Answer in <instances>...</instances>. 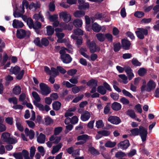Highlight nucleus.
I'll return each instance as SVG.
<instances>
[{
    "label": "nucleus",
    "instance_id": "51",
    "mask_svg": "<svg viewBox=\"0 0 159 159\" xmlns=\"http://www.w3.org/2000/svg\"><path fill=\"white\" fill-rule=\"evenodd\" d=\"M62 127H58L56 128L54 130V134L55 135H58L62 131Z\"/></svg>",
    "mask_w": 159,
    "mask_h": 159
},
{
    "label": "nucleus",
    "instance_id": "37",
    "mask_svg": "<svg viewBox=\"0 0 159 159\" xmlns=\"http://www.w3.org/2000/svg\"><path fill=\"white\" fill-rule=\"evenodd\" d=\"M89 151L93 155H98L99 154V152L93 147H90L89 148Z\"/></svg>",
    "mask_w": 159,
    "mask_h": 159
},
{
    "label": "nucleus",
    "instance_id": "47",
    "mask_svg": "<svg viewBox=\"0 0 159 159\" xmlns=\"http://www.w3.org/2000/svg\"><path fill=\"white\" fill-rule=\"evenodd\" d=\"M131 62L132 64L135 66H140L141 65V62H139L136 58H134L132 60Z\"/></svg>",
    "mask_w": 159,
    "mask_h": 159
},
{
    "label": "nucleus",
    "instance_id": "38",
    "mask_svg": "<svg viewBox=\"0 0 159 159\" xmlns=\"http://www.w3.org/2000/svg\"><path fill=\"white\" fill-rule=\"evenodd\" d=\"M39 102H36L34 101L33 102V103L35 106L39 108V109L40 111H43L44 110V107L43 105L38 103Z\"/></svg>",
    "mask_w": 159,
    "mask_h": 159
},
{
    "label": "nucleus",
    "instance_id": "18",
    "mask_svg": "<svg viewBox=\"0 0 159 159\" xmlns=\"http://www.w3.org/2000/svg\"><path fill=\"white\" fill-rule=\"evenodd\" d=\"M121 105L117 102H114L111 105V108L113 110L115 111L120 110L121 108Z\"/></svg>",
    "mask_w": 159,
    "mask_h": 159
},
{
    "label": "nucleus",
    "instance_id": "34",
    "mask_svg": "<svg viewBox=\"0 0 159 159\" xmlns=\"http://www.w3.org/2000/svg\"><path fill=\"white\" fill-rule=\"evenodd\" d=\"M116 144V143L115 142H111L110 140L108 141L105 144V146L107 148H113L114 147Z\"/></svg>",
    "mask_w": 159,
    "mask_h": 159
},
{
    "label": "nucleus",
    "instance_id": "12",
    "mask_svg": "<svg viewBox=\"0 0 159 159\" xmlns=\"http://www.w3.org/2000/svg\"><path fill=\"white\" fill-rule=\"evenodd\" d=\"M121 45L123 48L125 50H128L130 48L131 43L127 39H123L121 40Z\"/></svg>",
    "mask_w": 159,
    "mask_h": 159
},
{
    "label": "nucleus",
    "instance_id": "32",
    "mask_svg": "<svg viewBox=\"0 0 159 159\" xmlns=\"http://www.w3.org/2000/svg\"><path fill=\"white\" fill-rule=\"evenodd\" d=\"M40 5L39 3H34L32 2L30 3L29 6V9L31 10L32 9L34 8L35 10L38 8H40Z\"/></svg>",
    "mask_w": 159,
    "mask_h": 159
},
{
    "label": "nucleus",
    "instance_id": "9",
    "mask_svg": "<svg viewBox=\"0 0 159 159\" xmlns=\"http://www.w3.org/2000/svg\"><path fill=\"white\" fill-rule=\"evenodd\" d=\"M39 87L41 90V93L43 95L47 96L51 92V89L47 84L44 83H41Z\"/></svg>",
    "mask_w": 159,
    "mask_h": 159
},
{
    "label": "nucleus",
    "instance_id": "39",
    "mask_svg": "<svg viewBox=\"0 0 159 159\" xmlns=\"http://www.w3.org/2000/svg\"><path fill=\"white\" fill-rule=\"evenodd\" d=\"M36 151V149L35 147L33 146L31 147L30 150V159H33Z\"/></svg>",
    "mask_w": 159,
    "mask_h": 159
},
{
    "label": "nucleus",
    "instance_id": "33",
    "mask_svg": "<svg viewBox=\"0 0 159 159\" xmlns=\"http://www.w3.org/2000/svg\"><path fill=\"white\" fill-rule=\"evenodd\" d=\"M126 114L133 119H135L136 117L134 111L131 109H128L126 111Z\"/></svg>",
    "mask_w": 159,
    "mask_h": 159
},
{
    "label": "nucleus",
    "instance_id": "43",
    "mask_svg": "<svg viewBox=\"0 0 159 159\" xmlns=\"http://www.w3.org/2000/svg\"><path fill=\"white\" fill-rule=\"evenodd\" d=\"M32 95L33 97L36 100V102H39L40 101V98L38 93L35 91H33L32 92Z\"/></svg>",
    "mask_w": 159,
    "mask_h": 159
},
{
    "label": "nucleus",
    "instance_id": "30",
    "mask_svg": "<svg viewBox=\"0 0 159 159\" xmlns=\"http://www.w3.org/2000/svg\"><path fill=\"white\" fill-rule=\"evenodd\" d=\"M47 29V34L48 36H51L52 35L54 32V29L51 26H48L46 27Z\"/></svg>",
    "mask_w": 159,
    "mask_h": 159
},
{
    "label": "nucleus",
    "instance_id": "57",
    "mask_svg": "<svg viewBox=\"0 0 159 159\" xmlns=\"http://www.w3.org/2000/svg\"><path fill=\"white\" fill-rule=\"evenodd\" d=\"M105 38H106L108 41L110 42H112L113 36L111 34L109 33L106 34H105Z\"/></svg>",
    "mask_w": 159,
    "mask_h": 159
},
{
    "label": "nucleus",
    "instance_id": "27",
    "mask_svg": "<svg viewBox=\"0 0 159 159\" xmlns=\"http://www.w3.org/2000/svg\"><path fill=\"white\" fill-rule=\"evenodd\" d=\"M21 92V88L19 85L15 86L13 89L12 92L15 95H18L20 94Z\"/></svg>",
    "mask_w": 159,
    "mask_h": 159
},
{
    "label": "nucleus",
    "instance_id": "15",
    "mask_svg": "<svg viewBox=\"0 0 159 159\" xmlns=\"http://www.w3.org/2000/svg\"><path fill=\"white\" fill-rule=\"evenodd\" d=\"M147 86L146 91L149 92L155 88L156 84L153 80H150L148 82Z\"/></svg>",
    "mask_w": 159,
    "mask_h": 159
},
{
    "label": "nucleus",
    "instance_id": "3",
    "mask_svg": "<svg viewBox=\"0 0 159 159\" xmlns=\"http://www.w3.org/2000/svg\"><path fill=\"white\" fill-rule=\"evenodd\" d=\"M103 85V86L100 85L98 87L97 91L98 93L104 95L107 93V90L111 92L112 91L110 85L107 82H104Z\"/></svg>",
    "mask_w": 159,
    "mask_h": 159
},
{
    "label": "nucleus",
    "instance_id": "62",
    "mask_svg": "<svg viewBox=\"0 0 159 159\" xmlns=\"http://www.w3.org/2000/svg\"><path fill=\"white\" fill-rule=\"evenodd\" d=\"M37 149L38 151L41 153V155L43 156L45 153L44 148L42 146H39Z\"/></svg>",
    "mask_w": 159,
    "mask_h": 159
},
{
    "label": "nucleus",
    "instance_id": "58",
    "mask_svg": "<svg viewBox=\"0 0 159 159\" xmlns=\"http://www.w3.org/2000/svg\"><path fill=\"white\" fill-rule=\"evenodd\" d=\"M57 19L58 16L57 15L54 14L53 15H49V20L51 22L56 20Z\"/></svg>",
    "mask_w": 159,
    "mask_h": 159
},
{
    "label": "nucleus",
    "instance_id": "63",
    "mask_svg": "<svg viewBox=\"0 0 159 159\" xmlns=\"http://www.w3.org/2000/svg\"><path fill=\"white\" fill-rule=\"evenodd\" d=\"M5 121L8 124L12 125L13 124V118L12 117H7L5 119Z\"/></svg>",
    "mask_w": 159,
    "mask_h": 159
},
{
    "label": "nucleus",
    "instance_id": "59",
    "mask_svg": "<svg viewBox=\"0 0 159 159\" xmlns=\"http://www.w3.org/2000/svg\"><path fill=\"white\" fill-rule=\"evenodd\" d=\"M16 125L18 129L21 131L22 132L24 130V128L21 124L19 122H16Z\"/></svg>",
    "mask_w": 159,
    "mask_h": 159
},
{
    "label": "nucleus",
    "instance_id": "16",
    "mask_svg": "<svg viewBox=\"0 0 159 159\" xmlns=\"http://www.w3.org/2000/svg\"><path fill=\"white\" fill-rule=\"evenodd\" d=\"M24 25L23 23L18 20L14 19L13 21L12 26L14 28H21Z\"/></svg>",
    "mask_w": 159,
    "mask_h": 159
},
{
    "label": "nucleus",
    "instance_id": "13",
    "mask_svg": "<svg viewBox=\"0 0 159 159\" xmlns=\"http://www.w3.org/2000/svg\"><path fill=\"white\" fill-rule=\"evenodd\" d=\"M130 145L129 141L128 139L121 141L118 144V146L123 150L126 149Z\"/></svg>",
    "mask_w": 159,
    "mask_h": 159
},
{
    "label": "nucleus",
    "instance_id": "5",
    "mask_svg": "<svg viewBox=\"0 0 159 159\" xmlns=\"http://www.w3.org/2000/svg\"><path fill=\"white\" fill-rule=\"evenodd\" d=\"M86 43L91 53H93L96 51H100V47L99 46H97L96 43L94 41L91 42L90 39H88Z\"/></svg>",
    "mask_w": 159,
    "mask_h": 159
},
{
    "label": "nucleus",
    "instance_id": "35",
    "mask_svg": "<svg viewBox=\"0 0 159 159\" xmlns=\"http://www.w3.org/2000/svg\"><path fill=\"white\" fill-rule=\"evenodd\" d=\"M113 46L114 47V51L115 52H117L119 51L121 49V46L120 42H118L116 43H113Z\"/></svg>",
    "mask_w": 159,
    "mask_h": 159
},
{
    "label": "nucleus",
    "instance_id": "52",
    "mask_svg": "<svg viewBox=\"0 0 159 159\" xmlns=\"http://www.w3.org/2000/svg\"><path fill=\"white\" fill-rule=\"evenodd\" d=\"M41 44L44 46H48L49 44V42L48 39L46 38H43L41 40Z\"/></svg>",
    "mask_w": 159,
    "mask_h": 159
},
{
    "label": "nucleus",
    "instance_id": "4",
    "mask_svg": "<svg viewBox=\"0 0 159 159\" xmlns=\"http://www.w3.org/2000/svg\"><path fill=\"white\" fill-rule=\"evenodd\" d=\"M137 30L135 32V33L138 38L140 39H143L145 38V36L148 34V30L146 29L138 28Z\"/></svg>",
    "mask_w": 159,
    "mask_h": 159
},
{
    "label": "nucleus",
    "instance_id": "31",
    "mask_svg": "<svg viewBox=\"0 0 159 159\" xmlns=\"http://www.w3.org/2000/svg\"><path fill=\"white\" fill-rule=\"evenodd\" d=\"M61 147L62 144L61 143H59L56 146H54L51 151L52 153V154H54L56 153L57 152L59 149L61 148Z\"/></svg>",
    "mask_w": 159,
    "mask_h": 159
},
{
    "label": "nucleus",
    "instance_id": "42",
    "mask_svg": "<svg viewBox=\"0 0 159 159\" xmlns=\"http://www.w3.org/2000/svg\"><path fill=\"white\" fill-rule=\"evenodd\" d=\"M8 101L10 103H12L14 105L17 104L18 103L17 99L15 97L9 98L8 99Z\"/></svg>",
    "mask_w": 159,
    "mask_h": 159
},
{
    "label": "nucleus",
    "instance_id": "28",
    "mask_svg": "<svg viewBox=\"0 0 159 159\" xmlns=\"http://www.w3.org/2000/svg\"><path fill=\"white\" fill-rule=\"evenodd\" d=\"M56 35L58 38L57 42L59 43L64 42L65 39H61L65 36V34L63 33H57Z\"/></svg>",
    "mask_w": 159,
    "mask_h": 159
},
{
    "label": "nucleus",
    "instance_id": "7",
    "mask_svg": "<svg viewBox=\"0 0 159 159\" xmlns=\"http://www.w3.org/2000/svg\"><path fill=\"white\" fill-rule=\"evenodd\" d=\"M30 34V33L29 31L26 32L24 29H20L17 30L16 36L17 38L22 39L25 37L29 38Z\"/></svg>",
    "mask_w": 159,
    "mask_h": 159
},
{
    "label": "nucleus",
    "instance_id": "55",
    "mask_svg": "<svg viewBox=\"0 0 159 159\" xmlns=\"http://www.w3.org/2000/svg\"><path fill=\"white\" fill-rule=\"evenodd\" d=\"M80 52L81 55L86 58H88L89 56L85 52L87 51L86 48H81L80 50Z\"/></svg>",
    "mask_w": 159,
    "mask_h": 159
},
{
    "label": "nucleus",
    "instance_id": "6",
    "mask_svg": "<svg viewBox=\"0 0 159 159\" xmlns=\"http://www.w3.org/2000/svg\"><path fill=\"white\" fill-rule=\"evenodd\" d=\"M13 156L16 159H23V156L24 159H30L29 152L26 150H23L21 152H18L14 153L13 154Z\"/></svg>",
    "mask_w": 159,
    "mask_h": 159
},
{
    "label": "nucleus",
    "instance_id": "23",
    "mask_svg": "<svg viewBox=\"0 0 159 159\" xmlns=\"http://www.w3.org/2000/svg\"><path fill=\"white\" fill-rule=\"evenodd\" d=\"M61 106V103L59 102L56 101L53 102L52 104V108L53 110L58 111L60 110Z\"/></svg>",
    "mask_w": 159,
    "mask_h": 159
},
{
    "label": "nucleus",
    "instance_id": "8",
    "mask_svg": "<svg viewBox=\"0 0 159 159\" xmlns=\"http://www.w3.org/2000/svg\"><path fill=\"white\" fill-rule=\"evenodd\" d=\"M98 82L97 80L92 79L90 80L87 83V85L92 88L90 91L91 93H93L96 92L97 91L96 87L98 86Z\"/></svg>",
    "mask_w": 159,
    "mask_h": 159
},
{
    "label": "nucleus",
    "instance_id": "60",
    "mask_svg": "<svg viewBox=\"0 0 159 159\" xmlns=\"http://www.w3.org/2000/svg\"><path fill=\"white\" fill-rule=\"evenodd\" d=\"M78 118L76 116H74L71 118V123L75 125L78 122Z\"/></svg>",
    "mask_w": 159,
    "mask_h": 159
},
{
    "label": "nucleus",
    "instance_id": "1",
    "mask_svg": "<svg viewBox=\"0 0 159 159\" xmlns=\"http://www.w3.org/2000/svg\"><path fill=\"white\" fill-rule=\"evenodd\" d=\"M130 136H135L139 134L142 141L145 142L146 140L148 132L146 129L142 126H140L139 128H134L130 130Z\"/></svg>",
    "mask_w": 159,
    "mask_h": 159
},
{
    "label": "nucleus",
    "instance_id": "49",
    "mask_svg": "<svg viewBox=\"0 0 159 159\" xmlns=\"http://www.w3.org/2000/svg\"><path fill=\"white\" fill-rule=\"evenodd\" d=\"M144 15V13L141 11H136L134 14V16L138 18H142L143 16Z\"/></svg>",
    "mask_w": 159,
    "mask_h": 159
},
{
    "label": "nucleus",
    "instance_id": "14",
    "mask_svg": "<svg viewBox=\"0 0 159 159\" xmlns=\"http://www.w3.org/2000/svg\"><path fill=\"white\" fill-rule=\"evenodd\" d=\"M60 58L63 62L65 64H69L72 61V58L68 54H66L64 56L62 55L60 56Z\"/></svg>",
    "mask_w": 159,
    "mask_h": 159
},
{
    "label": "nucleus",
    "instance_id": "25",
    "mask_svg": "<svg viewBox=\"0 0 159 159\" xmlns=\"http://www.w3.org/2000/svg\"><path fill=\"white\" fill-rule=\"evenodd\" d=\"M73 23L75 27H80L82 24V21L80 19H76L74 20Z\"/></svg>",
    "mask_w": 159,
    "mask_h": 159
},
{
    "label": "nucleus",
    "instance_id": "44",
    "mask_svg": "<svg viewBox=\"0 0 159 159\" xmlns=\"http://www.w3.org/2000/svg\"><path fill=\"white\" fill-rule=\"evenodd\" d=\"M74 33L75 35H83L84 34L83 31L79 28L74 29Z\"/></svg>",
    "mask_w": 159,
    "mask_h": 159
},
{
    "label": "nucleus",
    "instance_id": "10",
    "mask_svg": "<svg viewBox=\"0 0 159 159\" xmlns=\"http://www.w3.org/2000/svg\"><path fill=\"white\" fill-rule=\"evenodd\" d=\"M59 17L60 18L63 19V21L66 23H68L70 21L71 19V16L67 13L66 11H62L59 14Z\"/></svg>",
    "mask_w": 159,
    "mask_h": 159
},
{
    "label": "nucleus",
    "instance_id": "22",
    "mask_svg": "<svg viewBox=\"0 0 159 159\" xmlns=\"http://www.w3.org/2000/svg\"><path fill=\"white\" fill-rule=\"evenodd\" d=\"M46 136L42 133H41L37 138L38 142L40 143H43L45 142Z\"/></svg>",
    "mask_w": 159,
    "mask_h": 159
},
{
    "label": "nucleus",
    "instance_id": "64",
    "mask_svg": "<svg viewBox=\"0 0 159 159\" xmlns=\"http://www.w3.org/2000/svg\"><path fill=\"white\" fill-rule=\"evenodd\" d=\"M126 35L130 38L131 40H134L135 39V36L130 31H128L126 33Z\"/></svg>",
    "mask_w": 159,
    "mask_h": 159
},
{
    "label": "nucleus",
    "instance_id": "53",
    "mask_svg": "<svg viewBox=\"0 0 159 159\" xmlns=\"http://www.w3.org/2000/svg\"><path fill=\"white\" fill-rule=\"evenodd\" d=\"M24 73V70H21L16 76V79L19 80H20L23 78Z\"/></svg>",
    "mask_w": 159,
    "mask_h": 159
},
{
    "label": "nucleus",
    "instance_id": "21",
    "mask_svg": "<svg viewBox=\"0 0 159 159\" xmlns=\"http://www.w3.org/2000/svg\"><path fill=\"white\" fill-rule=\"evenodd\" d=\"M92 29L94 32L98 33L102 29V27L97 22H95L92 25Z\"/></svg>",
    "mask_w": 159,
    "mask_h": 159
},
{
    "label": "nucleus",
    "instance_id": "24",
    "mask_svg": "<svg viewBox=\"0 0 159 159\" xmlns=\"http://www.w3.org/2000/svg\"><path fill=\"white\" fill-rule=\"evenodd\" d=\"M85 15L84 11L77 10L74 13V16L75 17L80 18L84 16Z\"/></svg>",
    "mask_w": 159,
    "mask_h": 159
},
{
    "label": "nucleus",
    "instance_id": "61",
    "mask_svg": "<svg viewBox=\"0 0 159 159\" xmlns=\"http://www.w3.org/2000/svg\"><path fill=\"white\" fill-rule=\"evenodd\" d=\"M120 101L124 105H127L129 103V100L124 97L120 99Z\"/></svg>",
    "mask_w": 159,
    "mask_h": 159
},
{
    "label": "nucleus",
    "instance_id": "50",
    "mask_svg": "<svg viewBox=\"0 0 159 159\" xmlns=\"http://www.w3.org/2000/svg\"><path fill=\"white\" fill-rule=\"evenodd\" d=\"M111 98L115 101H117L119 98V95L116 93H112L110 94Z\"/></svg>",
    "mask_w": 159,
    "mask_h": 159
},
{
    "label": "nucleus",
    "instance_id": "45",
    "mask_svg": "<svg viewBox=\"0 0 159 159\" xmlns=\"http://www.w3.org/2000/svg\"><path fill=\"white\" fill-rule=\"evenodd\" d=\"M26 22L29 28L30 29H32L34 24L32 18L30 17L28 18Z\"/></svg>",
    "mask_w": 159,
    "mask_h": 159
},
{
    "label": "nucleus",
    "instance_id": "56",
    "mask_svg": "<svg viewBox=\"0 0 159 159\" xmlns=\"http://www.w3.org/2000/svg\"><path fill=\"white\" fill-rule=\"evenodd\" d=\"M122 92L123 94L126 96L130 98H132L133 96L129 92L126 90L125 89H123L122 90Z\"/></svg>",
    "mask_w": 159,
    "mask_h": 159
},
{
    "label": "nucleus",
    "instance_id": "40",
    "mask_svg": "<svg viewBox=\"0 0 159 159\" xmlns=\"http://www.w3.org/2000/svg\"><path fill=\"white\" fill-rule=\"evenodd\" d=\"M98 134H100L102 136H109L110 134V132L107 130H102L97 131Z\"/></svg>",
    "mask_w": 159,
    "mask_h": 159
},
{
    "label": "nucleus",
    "instance_id": "20",
    "mask_svg": "<svg viewBox=\"0 0 159 159\" xmlns=\"http://www.w3.org/2000/svg\"><path fill=\"white\" fill-rule=\"evenodd\" d=\"M20 68L17 66H16L12 69H10L9 70L10 73L11 74H14L15 75H17L20 71Z\"/></svg>",
    "mask_w": 159,
    "mask_h": 159
},
{
    "label": "nucleus",
    "instance_id": "48",
    "mask_svg": "<svg viewBox=\"0 0 159 159\" xmlns=\"http://www.w3.org/2000/svg\"><path fill=\"white\" fill-rule=\"evenodd\" d=\"M126 155L125 153L121 151L117 152L115 154V156L116 158H122L126 156Z\"/></svg>",
    "mask_w": 159,
    "mask_h": 159
},
{
    "label": "nucleus",
    "instance_id": "46",
    "mask_svg": "<svg viewBox=\"0 0 159 159\" xmlns=\"http://www.w3.org/2000/svg\"><path fill=\"white\" fill-rule=\"evenodd\" d=\"M104 125L103 124L102 120H99L96 121V126L97 128H100L104 127Z\"/></svg>",
    "mask_w": 159,
    "mask_h": 159
},
{
    "label": "nucleus",
    "instance_id": "36",
    "mask_svg": "<svg viewBox=\"0 0 159 159\" xmlns=\"http://www.w3.org/2000/svg\"><path fill=\"white\" fill-rule=\"evenodd\" d=\"M89 7V5L88 3H85L81 5L78 6V9L79 10H86L88 9Z\"/></svg>",
    "mask_w": 159,
    "mask_h": 159
},
{
    "label": "nucleus",
    "instance_id": "11",
    "mask_svg": "<svg viewBox=\"0 0 159 159\" xmlns=\"http://www.w3.org/2000/svg\"><path fill=\"white\" fill-rule=\"evenodd\" d=\"M108 121L111 124L117 125L119 124L121 120L120 118L116 116H111L108 118Z\"/></svg>",
    "mask_w": 159,
    "mask_h": 159
},
{
    "label": "nucleus",
    "instance_id": "2",
    "mask_svg": "<svg viewBox=\"0 0 159 159\" xmlns=\"http://www.w3.org/2000/svg\"><path fill=\"white\" fill-rule=\"evenodd\" d=\"M2 141L8 144H14L17 143V141L16 139L10 137V134L7 132L3 133L1 135Z\"/></svg>",
    "mask_w": 159,
    "mask_h": 159
},
{
    "label": "nucleus",
    "instance_id": "19",
    "mask_svg": "<svg viewBox=\"0 0 159 159\" xmlns=\"http://www.w3.org/2000/svg\"><path fill=\"white\" fill-rule=\"evenodd\" d=\"M42 25L41 23L38 21H36L33 25V28L35 30L36 33L39 34V30L41 28Z\"/></svg>",
    "mask_w": 159,
    "mask_h": 159
},
{
    "label": "nucleus",
    "instance_id": "26",
    "mask_svg": "<svg viewBox=\"0 0 159 159\" xmlns=\"http://www.w3.org/2000/svg\"><path fill=\"white\" fill-rule=\"evenodd\" d=\"M89 136L87 134H83L78 136L77 137V140L78 141L82 140L86 143L87 140L89 139Z\"/></svg>",
    "mask_w": 159,
    "mask_h": 159
},
{
    "label": "nucleus",
    "instance_id": "17",
    "mask_svg": "<svg viewBox=\"0 0 159 159\" xmlns=\"http://www.w3.org/2000/svg\"><path fill=\"white\" fill-rule=\"evenodd\" d=\"M90 117V113L87 111H85L84 112L81 114V119L83 121L88 120Z\"/></svg>",
    "mask_w": 159,
    "mask_h": 159
},
{
    "label": "nucleus",
    "instance_id": "29",
    "mask_svg": "<svg viewBox=\"0 0 159 159\" xmlns=\"http://www.w3.org/2000/svg\"><path fill=\"white\" fill-rule=\"evenodd\" d=\"M105 34L102 33H98L96 34V37L98 40L100 42L104 41L105 39Z\"/></svg>",
    "mask_w": 159,
    "mask_h": 159
},
{
    "label": "nucleus",
    "instance_id": "41",
    "mask_svg": "<svg viewBox=\"0 0 159 159\" xmlns=\"http://www.w3.org/2000/svg\"><path fill=\"white\" fill-rule=\"evenodd\" d=\"M147 70L144 68H140L138 70V74L140 76H143L146 73Z\"/></svg>",
    "mask_w": 159,
    "mask_h": 159
},
{
    "label": "nucleus",
    "instance_id": "54",
    "mask_svg": "<svg viewBox=\"0 0 159 159\" xmlns=\"http://www.w3.org/2000/svg\"><path fill=\"white\" fill-rule=\"evenodd\" d=\"M34 42L36 46L40 48H42V45L40 43V38H36L34 39Z\"/></svg>",
    "mask_w": 159,
    "mask_h": 159
}]
</instances>
